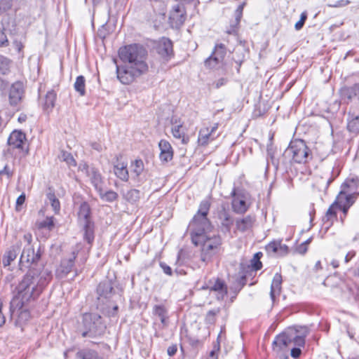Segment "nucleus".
Returning a JSON list of instances; mask_svg holds the SVG:
<instances>
[{
  "label": "nucleus",
  "mask_w": 359,
  "mask_h": 359,
  "mask_svg": "<svg viewBox=\"0 0 359 359\" xmlns=\"http://www.w3.org/2000/svg\"><path fill=\"white\" fill-rule=\"evenodd\" d=\"M50 279V274L47 271L39 275L34 271L28 272L17 287L22 304L37 299Z\"/></svg>",
  "instance_id": "nucleus-1"
},
{
  "label": "nucleus",
  "mask_w": 359,
  "mask_h": 359,
  "mask_svg": "<svg viewBox=\"0 0 359 359\" xmlns=\"http://www.w3.org/2000/svg\"><path fill=\"white\" fill-rule=\"evenodd\" d=\"M210 208V203L208 200L201 201L198 212L189 222V229L191 241H200L198 239H203V236L210 235L213 226L207 217Z\"/></svg>",
  "instance_id": "nucleus-2"
},
{
  "label": "nucleus",
  "mask_w": 359,
  "mask_h": 359,
  "mask_svg": "<svg viewBox=\"0 0 359 359\" xmlns=\"http://www.w3.org/2000/svg\"><path fill=\"white\" fill-rule=\"evenodd\" d=\"M308 333L306 327H290L280 334L276 336L273 341V350L279 351L289 347L292 344L297 346H304L305 337Z\"/></svg>",
  "instance_id": "nucleus-3"
},
{
  "label": "nucleus",
  "mask_w": 359,
  "mask_h": 359,
  "mask_svg": "<svg viewBox=\"0 0 359 359\" xmlns=\"http://www.w3.org/2000/svg\"><path fill=\"white\" fill-rule=\"evenodd\" d=\"M118 55L124 64L148 70L146 63L147 51L143 46L137 43L126 46L119 49Z\"/></svg>",
  "instance_id": "nucleus-4"
},
{
  "label": "nucleus",
  "mask_w": 359,
  "mask_h": 359,
  "mask_svg": "<svg viewBox=\"0 0 359 359\" xmlns=\"http://www.w3.org/2000/svg\"><path fill=\"white\" fill-rule=\"evenodd\" d=\"M200 241H193L196 245H201V260L205 264L212 262L214 256L219 251L222 245V238L219 235H207L203 236Z\"/></svg>",
  "instance_id": "nucleus-5"
},
{
  "label": "nucleus",
  "mask_w": 359,
  "mask_h": 359,
  "mask_svg": "<svg viewBox=\"0 0 359 359\" xmlns=\"http://www.w3.org/2000/svg\"><path fill=\"white\" fill-rule=\"evenodd\" d=\"M284 157L291 158L297 163H305L312 158V154L306 142L299 139L292 140L283 153Z\"/></svg>",
  "instance_id": "nucleus-6"
},
{
  "label": "nucleus",
  "mask_w": 359,
  "mask_h": 359,
  "mask_svg": "<svg viewBox=\"0 0 359 359\" xmlns=\"http://www.w3.org/2000/svg\"><path fill=\"white\" fill-rule=\"evenodd\" d=\"M78 221L79 226L82 228L83 238L89 244L94 241V223L90 219V208L88 203L83 202L79 207L78 212Z\"/></svg>",
  "instance_id": "nucleus-7"
},
{
  "label": "nucleus",
  "mask_w": 359,
  "mask_h": 359,
  "mask_svg": "<svg viewBox=\"0 0 359 359\" xmlns=\"http://www.w3.org/2000/svg\"><path fill=\"white\" fill-rule=\"evenodd\" d=\"M22 243V253L20 258V264L30 266L33 264H36L41 258L39 251H34V246L32 244V236L30 233L24 234L22 239L17 241Z\"/></svg>",
  "instance_id": "nucleus-8"
},
{
  "label": "nucleus",
  "mask_w": 359,
  "mask_h": 359,
  "mask_svg": "<svg viewBox=\"0 0 359 359\" xmlns=\"http://www.w3.org/2000/svg\"><path fill=\"white\" fill-rule=\"evenodd\" d=\"M83 327L86 328V331L82 333L83 337L101 334L106 327L101 316L97 313H86L83 314Z\"/></svg>",
  "instance_id": "nucleus-9"
},
{
  "label": "nucleus",
  "mask_w": 359,
  "mask_h": 359,
  "mask_svg": "<svg viewBox=\"0 0 359 359\" xmlns=\"http://www.w3.org/2000/svg\"><path fill=\"white\" fill-rule=\"evenodd\" d=\"M147 71L137 68L135 67L124 64L122 66H116L117 78L124 85H129L137 77L140 76Z\"/></svg>",
  "instance_id": "nucleus-10"
},
{
  "label": "nucleus",
  "mask_w": 359,
  "mask_h": 359,
  "mask_svg": "<svg viewBox=\"0 0 359 359\" xmlns=\"http://www.w3.org/2000/svg\"><path fill=\"white\" fill-rule=\"evenodd\" d=\"M226 53V47L223 43L216 44L210 56L205 60V66L209 69L219 68L223 65Z\"/></svg>",
  "instance_id": "nucleus-11"
},
{
  "label": "nucleus",
  "mask_w": 359,
  "mask_h": 359,
  "mask_svg": "<svg viewBox=\"0 0 359 359\" xmlns=\"http://www.w3.org/2000/svg\"><path fill=\"white\" fill-rule=\"evenodd\" d=\"M79 168L82 172H85L96 191L101 190L104 181L99 170L94 167L89 166L86 163L81 165Z\"/></svg>",
  "instance_id": "nucleus-12"
},
{
  "label": "nucleus",
  "mask_w": 359,
  "mask_h": 359,
  "mask_svg": "<svg viewBox=\"0 0 359 359\" xmlns=\"http://www.w3.org/2000/svg\"><path fill=\"white\" fill-rule=\"evenodd\" d=\"M186 19V11L184 5L178 4L172 7L170 12L169 22L172 28H180Z\"/></svg>",
  "instance_id": "nucleus-13"
},
{
  "label": "nucleus",
  "mask_w": 359,
  "mask_h": 359,
  "mask_svg": "<svg viewBox=\"0 0 359 359\" xmlns=\"http://www.w3.org/2000/svg\"><path fill=\"white\" fill-rule=\"evenodd\" d=\"M207 288L216 293L218 300H223L227 294V286L225 282L219 278L210 279L207 283Z\"/></svg>",
  "instance_id": "nucleus-14"
},
{
  "label": "nucleus",
  "mask_w": 359,
  "mask_h": 359,
  "mask_svg": "<svg viewBox=\"0 0 359 359\" xmlns=\"http://www.w3.org/2000/svg\"><path fill=\"white\" fill-rule=\"evenodd\" d=\"M233 197L231 202L233 210L237 214H244L248 210V205H247L245 197L236 193L235 189L231 193Z\"/></svg>",
  "instance_id": "nucleus-15"
},
{
  "label": "nucleus",
  "mask_w": 359,
  "mask_h": 359,
  "mask_svg": "<svg viewBox=\"0 0 359 359\" xmlns=\"http://www.w3.org/2000/svg\"><path fill=\"white\" fill-rule=\"evenodd\" d=\"M157 53L163 58L170 57L172 54V43L168 38H162L155 48Z\"/></svg>",
  "instance_id": "nucleus-16"
},
{
  "label": "nucleus",
  "mask_w": 359,
  "mask_h": 359,
  "mask_svg": "<svg viewBox=\"0 0 359 359\" xmlns=\"http://www.w3.org/2000/svg\"><path fill=\"white\" fill-rule=\"evenodd\" d=\"M24 93L23 84L21 82L14 83L9 92V102L13 106H16L21 100Z\"/></svg>",
  "instance_id": "nucleus-17"
},
{
  "label": "nucleus",
  "mask_w": 359,
  "mask_h": 359,
  "mask_svg": "<svg viewBox=\"0 0 359 359\" xmlns=\"http://www.w3.org/2000/svg\"><path fill=\"white\" fill-rule=\"evenodd\" d=\"M22 243L16 242L7 250L3 256L2 262L4 266H8L11 262L14 261L22 250Z\"/></svg>",
  "instance_id": "nucleus-18"
},
{
  "label": "nucleus",
  "mask_w": 359,
  "mask_h": 359,
  "mask_svg": "<svg viewBox=\"0 0 359 359\" xmlns=\"http://www.w3.org/2000/svg\"><path fill=\"white\" fill-rule=\"evenodd\" d=\"M340 93L341 98L344 100L346 99L348 101L355 100L359 102V83L341 88Z\"/></svg>",
  "instance_id": "nucleus-19"
},
{
  "label": "nucleus",
  "mask_w": 359,
  "mask_h": 359,
  "mask_svg": "<svg viewBox=\"0 0 359 359\" xmlns=\"http://www.w3.org/2000/svg\"><path fill=\"white\" fill-rule=\"evenodd\" d=\"M266 250L269 254L284 256L288 253V247L285 244H283L281 241H274L266 246Z\"/></svg>",
  "instance_id": "nucleus-20"
},
{
  "label": "nucleus",
  "mask_w": 359,
  "mask_h": 359,
  "mask_svg": "<svg viewBox=\"0 0 359 359\" xmlns=\"http://www.w3.org/2000/svg\"><path fill=\"white\" fill-rule=\"evenodd\" d=\"M98 298L103 297L104 299L110 298L114 293L113 283L109 280H104L101 282L97 288Z\"/></svg>",
  "instance_id": "nucleus-21"
},
{
  "label": "nucleus",
  "mask_w": 359,
  "mask_h": 359,
  "mask_svg": "<svg viewBox=\"0 0 359 359\" xmlns=\"http://www.w3.org/2000/svg\"><path fill=\"white\" fill-rule=\"evenodd\" d=\"M161 150L160 159L163 162H168L172 159L173 150L169 142L162 140L158 143Z\"/></svg>",
  "instance_id": "nucleus-22"
},
{
  "label": "nucleus",
  "mask_w": 359,
  "mask_h": 359,
  "mask_svg": "<svg viewBox=\"0 0 359 359\" xmlns=\"http://www.w3.org/2000/svg\"><path fill=\"white\" fill-rule=\"evenodd\" d=\"M26 140L25 134L21 131H13L8 139V144L13 148H23L24 142Z\"/></svg>",
  "instance_id": "nucleus-23"
},
{
  "label": "nucleus",
  "mask_w": 359,
  "mask_h": 359,
  "mask_svg": "<svg viewBox=\"0 0 359 359\" xmlns=\"http://www.w3.org/2000/svg\"><path fill=\"white\" fill-rule=\"evenodd\" d=\"M359 187V178L353 177L351 179H347L341 185V190L339 194L345 195L346 194L354 193L356 194Z\"/></svg>",
  "instance_id": "nucleus-24"
},
{
  "label": "nucleus",
  "mask_w": 359,
  "mask_h": 359,
  "mask_svg": "<svg viewBox=\"0 0 359 359\" xmlns=\"http://www.w3.org/2000/svg\"><path fill=\"white\" fill-rule=\"evenodd\" d=\"M255 222V217L250 215L236 221V229L241 232H245L250 229Z\"/></svg>",
  "instance_id": "nucleus-25"
},
{
  "label": "nucleus",
  "mask_w": 359,
  "mask_h": 359,
  "mask_svg": "<svg viewBox=\"0 0 359 359\" xmlns=\"http://www.w3.org/2000/svg\"><path fill=\"white\" fill-rule=\"evenodd\" d=\"M282 281L281 274L276 273L273 278L270 290V297L273 302H275L276 297L280 293Z\"/></svg>",
  "instance_id": "nucleus-26"
},
{
  "label": "nucleus",
  "mask_w": 359,
  "mask_h": 359,
  "mask_svg": "<svg viewBox=\"0 0 359 359\" xmlns=\"http://www.w3.org/2000/svg\"><path fill=\"white\" fill-rule=\"evenodd\" d=\"M153 313L154 316L159 318L162 327H166L168 325V311L161 305H156L153 309Z\"/></svg>",
  "instance_id": "nucleus-27"
},
{
  "label": "nucleus",
  "mask_w": 359,
  "mask_h": 359,
  "mask_svg": "<svg viewBox=\"0 0 359 359\" xmlns=\"http://www.w3.org/2000/svg\"><path fill=\"white\" fill-rule=\"evenodd\" d=\"M219 136L217 135H212L211 132H210V129L208 128H203L200 130L198 142L199 144L204 146L208 144L210 141H212L216 137Z\"/></svg>",
  "instance_id": "nucleus-28"
},
{
  "label": "nucleus",
  "mask_w": 359,
  "mask_h": 359,
  "mask_svg": "<svg viewBox=\"0 0 359 359\" xmlns=\"http://www.w3.org/2000/svg\"><path fill=\"white\" fill-rule=\"evenodd\" d=\"M244 6L245 3H243L241 5H239L236 10L235 11V20L232 24H231L230 28L227 29V34H233L236 32V27L239 25L241 19L242 18Z\"/></svg>",
  "instance_id": "nucleus-29"
},
{
  "label": "nucleus",
  "mask_w": 359,
  "mask_h": 359,
  "mask_svg": "<svg viewBox=\"0 0 359 359\" xmlns=\"http://www.w3.org/2000/svg\"><path fill=\"white\" fill-rule=\"evenodd\" d=\"M347 129L350 133L355 135L359 133V114H348Z\"/></svg>",
  "instance_id": "nucleus-30"
},
{
  "label": "nucleus",
  "mask_w": 359,
  "mask_h": 359,
  "mask_svg": "<svg viewBox=\"0 0 359 359\" xmlns=\"http://www.w3.org/2000/svg\"><path fill=\"white\" fill-rule=\"evenodd\" d=\"M219 219L220 220L222 227L226 231H230L231 226L233 224V219L230 214L225 210H222L219 213Z\"/></svg>",
  "instance_id": "nucleus-31"
},
{
  "label": "nucleus",
  "mask_w": 359,
  "mask_h": 359,
  "mask_svg": "<svg viewBox=\"0 0 359 359\" xmlns=\"http://www.w3.org/2000/svg\"><path fill=\"white\" fill-rule=\"evenodd\" d=\"M76 255L74 252L69 258L64 259L61 262V264H60L61 273H62L64 275H67L72 271V269L74 264V261L76 259Z\"/></svg>",
  "instance_id": "nucleus-32"
},
{
  "label": "nucleus",
  "mask_w": 359,
  "mask_h": 359,
  "mask_svg": "<svg viewBox=\"0 0 359 359\" xmlns=\"http://www.w3.org/2000/svg\"><path fill=\"white\" fill-rule=\"evenodd\" d=\"M114 172L116 176L122 181L126 182L128 180L129 175L126 165L118 163L114 165Z\"/></svg>",
  "instance_id": "nucleus-33"
},
{
  "label": "nucleus",
  "mask_w": 359,
  "mask_h": 359,
  "mask_svg": "<svg viewBox=\"0 0 359 359\" xmlns=\"http://www.w3.org/2000/svg\"><path fill=\"white\" fill-rule=\"evenodd\" d=\"M56 100V93L53 90L48 91L45 97V102L43 104L44 110L48 113L53 109Z\"/></svg>",
  "instance_id": "nucleus-34"
},
{
  "label": "nucleus",
  "mask_w": 359,
  "mask_h": 359,
  "mask_svg": "<svg viewBox=\"0 0 359 359\" xmlns=\"http://www.w3.org/2000/svg\"><path fill=\"white\" fill-rule=\"evenodd\" d=\"M97 191L98 192L101 199L104 201L113 202L118 198V194L116 192L112 190L104 191L103 187H101V190H97Z\"/></svg>",
  "instance_id": "nucleus-35"
},
{
  "label": "nucleus",
  "mask_w": 359,
  "mask_h": 359,
  "mask_svg": "<svg viewBox=\"0 0 359 359\" xmlns=\"http://www.w3.org/2000/svg\"><path fill=\"white\" fill-rule=\"evenodd\" d=\"M336 208L335 202L330 206L323 218L324 224L327 223L329 226L332 224L333 220L337 217Z\"/></svg>",
  "instance_id": "nucleus-36"
},
{
  "label": "nucleus",
  "mask_w": 359,
  "mask_h": 359,
  "mask_svg": "<svg viewBox=\"0 0 359 359\" xmlns=\"http://www.w3.org/2000/svg\"><path fill=\"white\" fill-rule=\"evenodd\" d=\"M172 135L177 139H182V142L184 144H187L189 138L184 136V132L182 130V126L181 124L175 125L172 128Z\"/></svg>",
  "instance_id": "nucleus-37"
},
{
  "label": "nucleus",
  "mask_w": 359,
  "mask_h": 359,
  "mask_svg": "<svg viewBox=\"0 0 359 359\" xmlns=\"http://www.w3.org/2000/svg\"><path fill=\"white\" fill-rule=\"evenodd\" d=\"M125 199L130 203H134L138 201L141 197V193L139 190L133 189L128 190L124 194Z\"/></svg>",
  "instance_id": "nucleus-38"
},
{
  "label": "nucleus",
  "mask_w": 359,
  "mask_h": 359,
  "mask_svg": "<svg viewBox=\"0 0 359 359\" xmlns=\"http://www.w3.org/2000/svg\"><path fill=\"white\" fill-rule=\"evenodd\" d=\"M86 80L84 76H77L76 81L74 82V87L76 92L79 93L81 96H83L86 93L85 86Z\"/></svg>",
  "instance_id": "nucleus-39"
},
{
  "label": "nucleus",
  "mask_w": 359,
  "mask_h": 359,
  "mask_svg": "<svg viewBox=\"0 0 359 359\" xmlns=\"http://www.w3.org/2000/svg\"><path fill=\"white\" fill-rule=\"evenodd\" d=\"M30 318V313L27 310H22L20 312L15 321V325L22 330V325Z\"/></svg>",
  "instance_id": "nucleus-40"
},
{
  "label": "nucleus",
  "mask_w": 359,
  "mask_h": 359,
  "mask_svg": "<svg viewBox=\"0 0 359 359\" xmlns=\"http://www.w3.org/2000/svg\"><path fill=\"white\" fill-rule=\"evenodd\" d=\"M11 60L3 55H0V74H6L9 72Z\"/></svg>",
  "instance_id": "nucleus-41"
},
{
  "label": "nucleus",
  "mask_w": 359,
  "mask_h": 359,
  "mask_svg": "<svg viewBox=\"0 0 359 359\" xmlns=\"http://www.w3.org/2000/svg\"><path fill=\"white\" fill-rule=\"evenodd\" d=\"M132 172L135 174L136 176H139L144 170V163L141 159H137L133 161L131 164Z\"/></svg>",
  "instance_id": "nucleus-42"
},
{
  "label": "nucleus",
  "mask_w": 359,
  "mask_h": 359,
  "mask_svg": "<svg viewBox=\"0 0 359 359\" xmlns=\"http://www.w3.org/2000/svg\"><path fill=\"white\" fill-rule=\"evenodd\" d=\"M262 256L261 252H258L255 254L253 258L251 260V266L254 270L258 271L262 267V264L260 262V258Z\"/></svg>",
  "instance_id": "nucleus-43"
},
{
  "label": "nucleus",
  "mask_w": 359,
  "mask_h": 359,
  "mask_svg": "<svg viewBox=\"0 0 359 359\" xmlns=\"http://www.w3.org/2000/svg\"><path fill=\"white\" fill-rule=\"evenodd\" d=\"M336 207L339 208L343 212L344 217H345L348 213V208L344 204L343 194H339L337 197V201H335Z\"/></svg>",
  "instance_id": "nucleus-44"
},
{
  "label": "nucleus",
  "mask_w": 359,
  "mask_h": 359,
  "mask_svg": "<svg viewBox=\"0 0 359 359\" xmlns=\"http://www.w3.org/2000/svg\"><path fill=\"white\" fill-rule=\"evenodd\" d=\"M55 226L54 217H47L43 222L39 224L40 228L48 229L52 230Z\"/></svg>",
  "instance_id": "nucleus-45"
},
{
  "label": "nucleus",
  "mask_w": 359,
  "mask_h": 359,
  "mask_svg": "<svg viewBox=\"0 0 359 359\" xmlns=\"http://www.w3.org/2000/svg\"><path fill=\"white\" fill-rule=\"evenodd\" d=\"M275 153H276V151L273 149L272 144L268 145V147H267V155L270 158L272 164L275 167L277 168L278 166V165H279V161L277 158H276Z\"/></svg>",
  "instance_id": "nucleus-46"
},
{
  "label": "nucleus",
  "mask_w": 359,
  "mask_h": 359,
  "mask_svg": "<svg viewBox=\"0 0 359 359\" xmlns=\"http://www.w3.org/2000/svg\"><path fill=\"white\" fill-rule=\"evenodd\" d=\"M219 313V309H213L209 311L205 316V323L208 324H213L215 322V316Z\"/></svg>",
  "instance_id": "nucleus-47"
},
{
  "label": "nucleus",
  "mask_w": 359,
  "mask_h": 359,
  "mask_svg": "<svg viewBox=\"0 0 359 359\" xmlns=\"http://www.w3.org/2000/svg\"><path fill=\"white\" fill-rule=\"evenodd\" d=\"M355 194L354 193L346 194L343 195V201L344 204L346 205V207L350 208V207L355 203Z\"/></svg>",
  "instance_id": "nucleus-48"
},
{
  "label": "nucleus",
  "mask_w": 359,
  "mask_h": 359,
  "mask_svg": "<svg viewBox=\"0 0 359 359\" xmlns=\"http://www.w3.org/2000/svg\"><path fill=\"white\" fill-rule=\"evenodd\" d=\"M61 158L69 165H75L76 161L71 154L68 152H62Z\"/></svg>",
  "instance_id": "nucleus-49"
},
{
  "label": "nucleus",
  "mask_w": 359,
  "mask_h": 359,
  "mask_svg": "<svg viewBox=\"0 0 359 359\" xmlns=\"http://www.w3.org/2000/svg\"><path fill=\"white\" fill-rule=\"evenodd\" d=\"M306 18H307L306 13L303 12L301 14L300 20L298 22H297L294 25V27L297 30H300L303 27Z\"/></svg>",
  "instance_id": "nucleus-50"
},
{
  "label": "nucleus",
  "mask_w": 359,
  "mask_h": 359,
  "mask_svg": "<svg viewBox=\"0 0 359 359\" xmlns=\"http://www.w3.org/2000/svg\"><path fill=\"white\" fill-rule=\"evenodd\" d=\"M26 199V196L25 193H22L20 194L17 200H16V205H15V210L16 211L19 212L21 210V206L24 204Z\"/></svg>",
  "instance_id": "nucleus-51"
},
{
  "label": "nucleus",
  "mask_w": 359,
  "mask_h": 359,
  "mask_svg": "<svg viewBox=\"0 0 359 359\" xmlns=\"http://www.w3.org/2000/svg\"><path fill=\"white\" fill-rule=\"evenodd\" d=\"M12 6V0H0V11H6Z\"/></svg>",
  "instance_id": "nucleus-52"
},
{
  "label": "nucleus",
  "mask_w": 359,
  "mask_h": 359,
  "mask_svg": "<svg viewBox=\"0 0 359 359\" xmlns=\"http://www.w3.org/2000/svg\"><path fill=\"white\" fill-rule=\"evenodd\" d=\"M348 4H350V1L348 0H339L332 4H328L327 6L329 7L337 8L344 6L346 5H348Z\"/></svg>",
  "instance_id": "nucleus-53"
},
{
  "label": "nucleus",
  "mask_w": 359,
  "mask_h": 359,
  "mask_svg": "<svg viewBox=\"0 0 359 359\" xmlns=\"http://www.w3.org/2000/svg\"><path fill=\"white\" fill-rule=\"evenodd\" d=\"M8 45V40L6 35L3 30L0 29V47L7 46Z\"/></svg>",
  "instance_id": "nucleus-54"
},
{
  "label": "nucleus",
  "mask_w": 359,
  "mask_h": 359,
  "mask_svg": "<svg viewBox=\"0 0 359 359\" xmlns=\"http://www.w3.org/2000/svg\"><path fill=\"white\" fill-rule=\"evenodd\" d=\"M83 359H104L103 358L98 355V354L95 352H88L86 353L83 358Z\"/></svg>",
  "instance_id": "nucleus-55"
},
{
  "label": "nucleus",
  "mask_w": 359,
  "mask_h": 359,
  "mask_svg": "<svg viewBox=\"0 0 359 359\" xmlns=\"http://www.w3.org/2000/svg\"><path fill=\"white\" fill-rule=\"evenodd\" d=\"M6 175L8 178H10L13 175V171L10 169L8 165H6L3 170H0V175Z\"/></svg>",
  "instance_id": "nucleus-56"
},
{
  "label": "nucleus",
  "mask_w": 359,
  "mask_h": 359,
  "mask_svg": "<svg viewBox=\"0 0 359 359\" xmlns=\"http://www.w3.org/2000/svg\"><path fill=\"white\" fill-rule=\"evenodd\" d=\"M301 346L294 347L291 349V356L294 358H297L301 355L302 351L300 349Z\"/></svg>",
  "instance_id": "nucleus-57"
},
{
  "label": "nucleus",
  "mask_w": 359,
  "mask_h": 359,
  "mask_svg": "<svg viewBox=\"0 0 359 359\" xmlns=\"http://www.w3.org/2000/svg\"><path fill=\"white\" fill-rule=\"evenodd\" d=\"M51 206L55 213H58L60 209V203L59 200L57 198L56 200H53V201L50 202Z\"/></svg>",
  "instance_id": "nucleus-58"
},
{
  "label": "nucleus",
  "mask_w": 359,
  "mask_h": 359,
  "mask_svg": "<svg viewBox=\"0 0 359 359\" xmlns=\"http://www.w3.org/2000/svg\"><path fill=\"white\" fill-rule=\"evenodd\" d=\"M226 83L227 79L226 78H220L217 81H216L214 84L216 88H219L224 86Z\"/></svg>",
  "instance_id": "nucleus-59"
},
{
  "label": "nucleus",
  "mask_w": 359,
  "mask_h": 359,
  "mask_svg": "<svg viewBox=\"0 0 359 359\" xmlns=\"http://www.w3.org/2000/svg\"><path fill=\"white\" fill-rule=\"evenodd\" d=\"M160 266L165 274L169 276L172 275V269L169 266L166 265L165 263H161Z\"/></svg>",
  "instance_id": "nucleus-60"
},
{
  "label": "nucleus",
  "mask_w": 359,
  "mask_h": 359,
  "mask_svg": "<svg viewBox=\"0 0 359 359\" xmlns=\"http://www.w3.org/2000/svg\"><path fill=\"white\" fill-rule=\"evenodd\" d=\"M177 350V347L176 344L170 346L167 350L168 355L173 356L176 353Z\"/></svg>",
  "instance_id": "nucleus-61"
},
{
  "label": "nucleus",
  "mask_w": 359,
  "mask_h": 359,
  "mask_svg": "<svg viewBox=\"0 0 359 359\" xmlns=\"http://www.w3.org/2000/svg\"><path fill=\"white\" fill-rule=\"evenodd\" d=\"M2 306H3V303H2L1 300L0 299V327H2L6 322L5 316H4V314L2 313Z\"/></svg>",
  "instance_id": "nucleus-62"
},
{
  "label": "nucleus",
  "mask_w": 359,
  "mask_h": 359,
  "mask_svg": "<svg viewBox=\"0 0 359 359\" xmlns=\"http://www.w3.org/2000/svg\"><path fill=\"white\" fill-rule=\"evenodd\" d=\"M118 309V306L117 305L114 306L111 311H107L108 316H115L117 313Z\"/></svg>",
  "instance_id": "nucleus-63"
},
{
  "label": "nucleus",
  "mask_w": 359,
  "mask_h": 359,
  "mask_svg": "<svg viewBox=\"0 0 359 359\" xmlns=\"http://www.w3.org/2000/svg\"><path fill=\"white\" fill-rule=\"evenodd\" d=\"M14 46H15V48H16V50L18 51V53H21V51L24 47L22 43L20 41H15Z\"/></svg>",
  "instance_id": "nucleus-64"
}]
</instances>
